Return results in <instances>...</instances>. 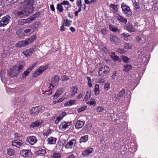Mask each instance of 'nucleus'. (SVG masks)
I'll return each instance as SVG.
<instances>
[{"mask_svg": "<svg viewBox=\"0 0 158 158\" xmlns=\"http://www.w3.org/2000/svg\"><path fill=\"white\" fill-rule=\"evenodd\" d=\"M36 4L34 1H24L20 4L21 8L23 9L29 15L34 10Z\"/></svg>", "mask_w": 158, "mask_h": 158, "instance_id": "nucleus-1", "label": "nucleus"}, {"mask_svg": "<svg viewBox=\"0 0 158 158\" xmlns=\"http://www.w3.org/2000/svg\"><path fill=\"white\" fill-rule=\"evenodd\" d=\"M23 66L22 65H20L19 66H14L8 71V74L10 77H16L19 73L23 71Z\"/></svg>", "mask_w": 158, "mask_h": 158, "instance_id": "nucleus-2", "label": "nucleus"}, {"mask_svg": "<svg viewBox=\"0 0 158 158\" xmlns=\"http://www.w3.org/2000/svg\"><path fill=\"white\" fill-rule=\"evenodd\" d=\"M36 38V35L32 36L30 38L26 39L25 40L19 41L16 44L15 46L17 48H20L28 45L33 42Z\"/></svg>", "mask_w": 158, "mask_h": 158, "instance_id": "nucleus-3", "label": "nucleus"}, {"mask_svg": "<svg viewBox=\"0 0 158 158\" xmlns=\"http://www.w3.org/2000/svg\"><path fill=\"white\" fill-rule=\"evenodd\" d=\"M110 69L106 66L100 67L98 72V74L101 77L106 76L110 72Z\"/></svg>", "mask_w": 158, "mask_h": 158, "instance_id": "nucleus-4", "label": "nucleus"}, {"mask_svg": "<svg viewBox=\"0 0 158 158\" xmlns=\"http://www.w3.org/2000/svg\"><path fill=\"white\" fill-rule=\"evenodd\" d=\"M10 19V18L8 15L4 17L0 21V27H4L6 26L9 23Z\"/></svg>", "mask_w": 158, "mask_h": 158, "instance_id": "nucleus-5", "label": "nucleus"}, {"mask_svg": "<svg viewBox=\"0 0 158 158\" xmlns=\"http://www.w3.org/2000/svg\"><path fill=\"white\" fill-rule=\"evenodd\" d=\"M59 77L58 76H56L53 78L51 81V83L50 84V86H48L50 89H52L54 88L55 86H56L59 82Z\"/></svg>", "mask_w": 158, "mask_h": 158, "instance_id": "nucleus-6", "label": "nucleus"}, {"mask_svg": "<svg viewBox=\"0 0 158 158\" xmlns=\"http://www.w3.org/2000/svg\"><path fill=\"white\" fill-rule=\"evenodd\" d=\"M72 124L71 122L63 121L59 125V129L61 131H64L69 128Z\"/></svg>", "mask_w": 158, "mask_h": 158, "instance_id": "nucleus-7", "label": "nucleus"}, {"mask_svg": "<svg viewBox=\"0 0 158 158\" xmlns=\"http://www.w3.org/2000/svg\"><path fill=\"white\" fill-rule=\"evenodd\" d=\"M37 16L35 15L30 16L26 19H22L19 22V24L23 25L24 23H28L31 22L32 21L35 20Z\"/></svg>", "mask_w": 158, "mask_h": 158, "instance_id": "nucleus-8", "label": "nucleus"}, {"mask_svg": "<svg viewBox=\"0 0 158 158\" xmlns=\"http://www.w3.org/2000/svg\"><path fill=\"white\" fill-rule=\"evenodd\" d=\"M123 13L126 15V16H129L132 14L131 10L130 9L129 7L127 6L123 5L122 4L121 6Z\"/></svg>", "mask_w": 158, "mask_h": 158, "instance_id": "nucleus-9", "label": "nucleus"}, {"mask_svg": "<svg viewBox=\"0 0 158 158\" xmlns=\"http://www.w3.org/2000/svg\"><path fill=\"white\" fill-rule=\"evenodd\" d=\"M11 144L13 146L20 148L23 146V142L22 140L17 139L12 141Z\"/></svg>", "mask_w": 158, "mask_h": 158, "instance_id": "nucleus-10", "label": "nucleus"}, {"mask_svg": "<svg viewBox=\"0 0 158 158\" xmlns=\"http://www.w3.org/2000/svg\"><path fill=\"white\" fill-rule=\"evenodd\" d=\"M16 14L18 17H23L29 15L28 13H27L26 11H25V10L21 8V6H20L19 10L16 12Z\"/></svg>", "mask_w": 158, "mask_h": 158, "instance_id": "nucleus-11", "label": "nucleus"}, {"mask_svg": "<svg viewBox=\"0 0 158 158\" xmlns=\"http://www.w3.org/2000/svg\"><path fill=\"white\" fill-rule=\"evenodd\" d=\"M76 143V141L75 139H72L67 143V144L64 146V147L67 149L72 148L74 147Z\"/></svg>", "mask_w": 158, "mask_h": 158, "instance_id": "nucleus-12", "label": "nucleus"}, {"mask_svg": "<svg viewBox=\"0 0 158 158\" xmlns=\"http://www.w3.org/2000/svg\"><path fill=\"white\" fill-rule=\"evenodd\" d=\"M41 107V106H39L32 108L30 111V113L33 115H36L39 113Z\"/></svg>", "mask_w": 158, "mask_h": 158, "instance_id": "nucleus-13", "label": "nucleus"}, {"mask_svg": "<svg viewBox=\"0 0 158 158\" xmlns=\"http://www.w3.org/2000/svg\"><path fill=\"white\" fill-rule=\"evenodd\" d=\"M110 41L116 44H118L121 42L120 40L117 36L111 35L110 36Z\"/></svg>", "mask_w": 158, "mask_h": 158, "instance_id": "nucleus-14", "label": "nucleus"}, {"mask_svg": "<svg viewBox=\"0 0 158 158\" xmlns=\"http://www.w3.org/2000/svg\"><path fill=\"white\" fill-rule=\"evenodd\" d=\"M37 140L35 136H32L27 138L26 141L31 145L34 144L37 141Z\"/></svg>", "mask_w": 158, "mask_h": 158, "instance_id": "nucleus-15", "label": "nucleus"}, {"mask_svg": "<svg viewBox=\"0 0 158 158\" xmlns=\"http://www.w3.org/2000/svg\"><path fill=\"white\" fill-rule=\"evenodd\" d=\"M69 5V2L67 1H64L60 3V4L57 5L56 7V9L58 10L60 12H61L63 11V8L61 5Z\"/></svg>", "mask_w": 158, "mask_h": 158, "instance_id": "nucleus-16", "label": "nucleus"}, {"mask_svg": "<svg viewBox=\"0 0 158 158\" xmlns=\"http://www.w3.org/2000/svg\"><path fill=\"white\" fill-rule=\"evenodd\" d=\"M43 123V122L42 120L39 119L32 123L30 125V126L32 128L36 127L42 125Z\"/></svg>", "mask_w": 158, "mask_h": 158, "instance_id": "nucleus-17", "label": "nucleus"}, {"mask_svg": "<svg viewBox=\"0 0 158 158\" xmlns=\"http://www.w3.org/2000/svg\"><path fill=\"white\" fill-rule=\"evenodd\" d=\"M63 90V89L62 88H60L58 89L55 94L52 95L53 99H55L58 98L62 93Z\"/></svg>", "mask_w": 158, "mask_h": 158, "instance_id": "nucleus-18", "label": "nucleus"}, {"mask_svg": "<svg viewBox=\"0 0 158 158\" xmlns=\"http://www.w3.org/2000/svg\"><path fill=\"white\" fill-rule=\"evenodd\" d=\"M121 37L126 41L130 40L132 39V35L128 33H123L121 34Z\"/></svg>", "mask_w": 158, "mask_h": 158, "instance_id": "nucleus-19", "label": "nucleus"}, {"mask_svg": "<svg viewBox=\"0 0 158 158\" xmlns=\"http://www.w3.org/2000/svg\"><path fill=\"white\" fill-rule=\"evenodd\" d=\"M126 27L127 30L129 32H135L136 31V29L134 28L133 25L130 23H128L126 25Z\"/></svg>", "mask_w": 158, "mask_h": 158, "instance_id": "nucleus-20", "label": "nucleus"}, {"mask_svg": "<svg viewBox=\"0 0 158 158\" xmlns=\"http://www.w3.org/2000/svg\"><path fill=\"white\" fill-rule=\"evenodd\" d=\"M94 151L93 148H88L85 150L83 151L82 152V155L85 156L91 154Z\"/></svg>", "mask_w": 158, "mask_h": 158, "instance_id": "nucleus-21", "label": "nucleus"}, {"mask_svg": "<svg viewBox=\"0 0 158 158\" xmlns=\"http://www.w3.org/2000/svg\"><path fill=\"white\" fill-rule=\"evenodd\" d=\"M30 153L28 150H22L20 152V155L23 157H27L29 156Z\"/></svg>", "mask_w": 158, "mask_h": 158, "instance_id": "nucleus-22", "label": "nucleus"}, {"mask_svg": "<svg viewBox=\"0 0 158 158\" xmlns=\"http://www.w3.org/2000/svg\"><path fill=\"white\" fill-rule=\"evenodd\" d=\"M66 115V113L65 112H62L59 116L57 117L54 122L55 124H57L62 118Z\"/></svg>", "mask_w": 158, "mask_h": 158, "instance_id": "nucleus-23", "label": "nucleus"}, {"mask_svg": "<svg viewBox=\"0 0 158 158\" xmlns=\"http://www.w3.org/2000/svg\"><path fill=\"white\" fill-rule=\"evenodd\" d=\"M34 51V48H31L23 51V53L27 57L31 55Z\"/></svg>", "mask_w": 158, "mask_h": 158, "instance_id": "nucleus-24", "label": "nucleus"}, {"mask_svg": "<svg viewBox=\"0 0 158 158\" xmlns=\"http://www.w3.org/2000/svg\"><path fill=\"white\" fill-rule=\"evenodd\" d=\"M110 55L112 59L114 62H116L117 61H119L121 60L120 58L116 55L114 52H111Z\"/></svg>", "mask_w": 158, "mask_h": 158, "instance_id": "nucleus-25", "label": "nucleus"}, {"mask_svg": "<svg viewBox=\"0 0 158 158\" xmlns=\"http://www.w3.org/2000/svg\"><path fill=\"white\" fill-rule=\"evenodd\" d=\"M85 124V122L79 120L76 123L75 125V128L77 129H79L82 128Z\"/></svg>", "mask_w": 158, "mask_h": 158, "instance_id": "nucleus-26", "label": "nucleus"}, {"mask_svg": "<svg viewBox=\"0 0 158 158\" xmlns=\"http://www.w3.org/2000/svg\"><path fill=\"white\" fill-rule=\"evenodd\" d=\"M39 22H35L32 24L30 27L31 31L33 32L35 31L39 27Z\"/></svg>", "mask_w": 158, "mask_h": 158, "instance_id": "nucleus-27", "label": "nucleus"}, {"mask_svg": "<svg viewBox=\"0 0 158 158\" xmlns=\"http://www.w3.org/2000/svg\"><path fill=\"white\" fill-rule=\"evenodd\" d=\"M56 139L52 137H51L48 138L47 140L48 144H55Z\"/></svg>", "mask_w": 158, "mask_h": 158, "instance_id": "nucleus-28", "label": "nucleus"}, {"mask_svg": "<svg viewBox=\"0 0 158 158\" xmlns=\"http://www.w3.org/2000/svg\"><path fill=\"white\" fill-rule=\"evenodd\" d=\"M116 18L117 20L120 22L125 23L127 22V20L126 19L121 15H118L116 16Z\"/></svg>", "mask_w": 158, "mask_h": 158, "instance_id": "nucleus-29", "label": "nucleus"}, {"mask_svg": "<svg viewBox=\"0 0 158 158\" xmlns=\"http://www.w3.org/2000/svg\"><path fill=\"white\" fill-rule=\"evenodd\" d=\"M77 90L78 88L76 86H73L71 89V96L73 97L77 93Z\"/></svg>", "mask_w": 158, "mask_h": 158, "instance_id": "nucleus-30", "label": "nucleus"}, {"mask_svg": "<svg viewBox=\"0 0 158 158\" xmlns=\"http://www.w3.org/2000/svg\"><path fill=\"white\" fill-rule=\"evenodd\" d=\"M119 76V73L115 71L113 72L111 76V78L114 81H117Z\"/></svg>", "mask_w": 158, "mask_h": 158, "instance_id": "nucleus-31", "label": "nucleus"}, {"mask_svg": "<svg viewBox=\"0 0 158 158\" xmlns=\"http://www.w3.org/2000/svg\"><path fill=\"white\" fill-rule=\"evenodd\" d=\"M132 67L129 64H126L123 66V70L126 72H128L131 69Z\"/></svg>", "mask_w": 158, "mask_h": 158, "instance_id": "nucleus-32", "label": "nucleus"}, {"mask_svg": "<svg viewBox=\"0 0 158 158\" xmlns=\"http://www.w3.org/2000/svg\"><path fill=\"white\" fill-rule=\"evenodd\" d=\"M109 28L110 31L114 32H117L118 33L120 32V29L112 25H109Z\"/></svg>", "mask_w": 158, "mask_h": 158, "instance_id": "nucleus-33", "label": "nucleus"}, {"mask_svg": "<svg viewBox=\"0 0 158 158\" xmlns=\"http://www.w3.org/2000/svg\"><path fill=\"white\" fill-rule=\"evenodd\" d=\"M31 70V69H30V68H28L27 70L24 71L23 73L22 74V78H25L26 77L29 75Z\"/></svg>", "mask_w": 158, "mask_h": 158, "instance_id": "nucleus-34", "label": "nucleus"}, {"mask_svg": "<svg viewBox=\"0 0 158 158\" xmlns=\"http://www.w3.org/2000/svg\"><path fill=\"white\" fill-rule=\"evenodd\" d=\"M37 154H42L45 155L46 153V151L44 148H40L39 150L36 152Z\"/></svg>", "mask_w": 158, "mask_h": 158, "instance_id": "nucleus-35", "label": "nucleus"}, {"mask_svg": "<svg viewBox=\"0 0 158 158\" xmlns=\"http://www.w3.org/2000/svg\"><path fill=\"white\" fill-rule=\"evenodd\" d=\"M88 135H87L81 137L80 139V143H85L86 142L88 139Z\"/></svg>", "mask_w": 158, "mask_h": 158, "instance_id": "nucleus-36", "label": "nucleus"}, {"mask_svg": "<svg viewBox=\"0 0 158 158\" xmlns=\"http://www.w3.org/2000/svg\"><path fill=\"white\" fill-rule=\"evenodd\" d=\"M72 21L69 19H66L64 20V22L62 24L65 26L69 27Z\"/></svg>", "mask_w": 158, "mask_h": 158, "instance_id": "nucleus-37", "label": "nucleus"}, {"mask_svg": "<svg viewBox=\"0 0 158 158\" xmlns=\"http://www.w3.org/2000/svg\"><path fill=\"white\" fill-rule=\"evenodd\" d=\"M100 92L99 86V85L97 84L95 85L94 88V93L96 95H98Z\"/></svg>", "mask_w": 158, "mask_h": 158, "instance_id": "nucleus-38", "label": "nucleus"}, {"mask_svg": "<svg viewBox=\"0 0 158 158\" xmlns=\"http://www.w3.org/2000/svg\"><path fill=\"white\" fill-rule=\"evenodd\" d=\"M91 95V91L90 90H88L85 95V97L84 98L83 101H86L90 98Z\"/></svg>", "mask_w": 158, "mask_h": 158, "instance_id": "nucleus-39", "label": "nucleus"}, {"mask_svg": "<svg viewBox=\"0 0 158 158\" xmlns=\"http://www.w3.org/2000/svg\"><path fill=\"white\" fill-rule=\"evenodd\" d=\"M48 68V66L45 65L38 69V71L39 72L40 74H41L45 70L47 69Z\"/></svg>", "mask_w": 158, "mask_h": 158, "instance_id": "nucleus-40", "label": "nucleus"}, {"mask_svg": "<svg viewBox=\"0 0 158 158\" xmlns=\"http://www.w3.org/2000/svg\"><path fill=\"white\" fill-rule=\"evenodd\" d=\"M124 48L127 49H131L132 48V45L131 44L129 43H126L124 45Z\"/></svg>", "mask_w": 158, "mask_h": 158, "instance_id": "nucleus-41", "label": "nucleus"}, {"mask_svg": "<svg viewBox=\"0 0 158 158\" xmlns=\"http://www.w3.org/2000/svg\"><path fill=\"white\" fill-rule=\"evenodd\" d=\"M133 6L134 8L136 9V11L139 12V10H139L140 6L138 2L135 1L133 3Z\"/></svg>", "mask_w": 158, "mask_h": 158, "instance_id": "nucleus-42", "label": "nucleus"}, {"mask_svg": "<svg viewBox=\"0 0 158 158\" xmlns=\"http://www.w3.org/2000/svg\"><path fill=\"white\" fill-rule=\"evenodd\" d=\"M110 8H112L114 11H117L118 9V5L113 4H110Z\"/></svg>", "mask_w": 158, "mask_h": 158, "instance_id": "nucleus-43", "label": "nucleus"}, {"mask_svg": "<svg viewBox=\"0 0 158 158\" xmlns=\"http://www.w3.org/2000/svg\"><path fill=\"white\" fill-rule=\"evenodd\" d=\"M104 107L102 106H98L95 109V110L97 112H102L104 110Z\"/></svg>", "mask_w": 158, "mask_h": 158, "instance_id": "nucleus-44", "label": "nucleus"}, {"mask_svg": "<svg viewBox=\"0 0 158 158\" xmlns=\"http://www.w3.org/2000/svg\"><path fill=\"white\" fill-rule=\"evenodd\" d=\"M86 103L87 104H89L90 105L94 106L96 104V102L94 99H92L90 100L89 102H87Z\"/></svg>", "mask_w": 158, "mask_h": 158, "instance_id": "nucleus-45", "label": "nucleus"}, {"mask_svg": "<svg viewBox=\"0 0 158 158\" xmlns=\"http://www.w3.org/2000/svg\"><path fill=\"white\" fill-rule=\"evenodd\" d=\"M87 108L86 106H83L78 108L77 110L78 112L80 113L85 110Z\"/></svg>", "mask_w": 158, "mask_h": 158, "instance_id": "nucleus-46", "label": "nucleus"}, {"mask_svg": "<svg viewBox=\"0 0 158 158\" xmlns=\"http://www.w3.org/2000/svg\"><path fill=\"white\" fill-rule=\"evenodd\" d=\"M117 52L119 53L123 54L126 52V51L123 49L119 48L117 50Z\"/></svg>", "mask_w": 158, "mask_h": 158, "instance_id": "nucleus-47", "label": "nucleus"}, {"mask_svg": "<svg viewBox=\"0 0 158 158\" xmlns=\"http://www.w3.org/2000/svg\"><path fill=\"white\" fill-rule=\"evenodd\" d=\"M7 154L10 156H11L14 155V151L13 150L11 149H10L8 150L7 151Z\"/></svg>", "mask_w": 158, "mask_h": 158, "instance_id": "nucleus-48", "label": "nucleus"}, {"mask_svg": "<svg viewBox=\"0 0 158 158\" xmlns=\"http://www.w3.org/2000/svg\"><path fill=\"white\" fill-rule=\"evenodd\" d=\"M122 59H123V61L125 63H127L129 62V59L127 57L125 56H123Z\"/></svg>", "mask_w": 158, "mask_h": 158, "instance_id": "nucleus-49", "label": "nucleus"}, {"mask_svg": "<svg viewBox=\"0 0 158 158\" xmlns=\"http://www.w3.org/2000/svg\"><path fill=\"white\" fill-rule=\"evenodd\" d=\"M61 156V155L60 153L55 152L53 153V157L54 158H60Z\"/></svg>", "mask_w": 158, "mask_h": 158, "instance_id": "nucleus-50", "label": "nucleus"}, {"mask_svg": "<svg viewBox=\"0 0 158 158\" xmlns=\"http://www.w3.org/2000/svg\"><path fill=\"white\" fill-rule=\"evenodd\" d=\"M61 78V80L63 81H67L69 79L68 77L65 75L63 76Z\"/></svg>", "mask_w": 158, "mask_h": 158, "instance_id": "nucleus-51", "label": "nucleus"}, {"mask_svg": "<svg viewBox=\"0 0 158 158\" xmlns=\"http://www.w3.org/2000/svg\"><path fill=\"white\" fill-rule=\"evenodd\" d=\"M110 87V83L108 82L106 83L105 84V85H104L105 89H106V90H107L109 89Z\"/></svg>", "mask_w": 158, "mask_h": 158, "instance_id": "nucleus-52", "label": "nucleus"}, {"mask_svg": "<svg viewBox=\"0 0 158 158\" xmlns=\"http://www.w3.org/2000/svg\"><path fill=\"white\" fill-rule=\"evenodd\" d=\"M75 102H76V100H70L69 102H68L67 103V104L68 105L71 106L72 105L74 104Z\"/></svg>", "mask_w": 158, "mask_h": 158, "instance_id": "nucleus-53", "label": "nucleus"}, {"mask_svg": "<svg viewBox=\"0 0 158 158\" xmlns=\"http://www.w3.org/2000/svg\"><path fill=\"white\" fill-rule=\"evenodd\" d=\"M1 79L2 81L3 82H5V81H4V79L3 77H4V73L2 71H1L0 73Z\"/></svg>", "mask_w": 158, "mask_h": 158, "instance_id": "nucleus-54", "label": "nucleus"}, {"mask_svg": "<svg viewBox=\"0 0 158 158\" xmlns=\"http://www.w3.org/2000/svg\"><path fill=\"white\" fill-rule=\"evenodd\" d=\"M40 73L37 70L33 74V76L34 77H36L38 76H39L40 74Z\"/></svg>", "mask_w": 158, "mask_h": 158, "instance_id": "nucleus-55", "label": "nucleus"}, {"mask_svg": "<svg viewBox=\"0 0 158 158\" xmlns=\"http://www.w3.org/2000/svg\"><path fill=\"white\" fill-rule=\"evenodd\" d=\"M67 98V96L65 97H62L61 98H60L58 100L59 102V103L62 102L65 99Z\"/></svg>", "mask_w": 158, "mask_h": 158, "instance_id": "nucleus-56", "label": "nucleus"}, {"mask_svg": "<svg viewBox=\"0 0 158 158\" xmlns=\"http://www.w3.org/2000/svg\"><path fill=\"white\" fill-rule=\"evenodd\" d=\"M119 93V96H121V97L123 96V95L125 94V91H124V89H123L121 90L120 91Z\"/></svg>", "mask_w": 158, "mask_h": 158, "instance_id": "nucleus-57", "label": "nucleus"}, {"mask_svg": "<svg viewBox=\"0 0 158 158\" xmlns=\"http://www.w3.org/2000/svg\"><path fill=\"white\" fill-rule=\"evenodd\" d=\"M81 10V9L80 8H78V10L75 11L74 13L75 15L76 16H78V14Z\"/></svg>", "mask_w": 158, "mask_h": 158, "instance_id": "nucleus-58", "label": "nucleus"}, {"mask_svg": "<svg viewBox=\"0 0 158 158\" xmlns=\"http://www.w3.org/2000/svg\"><path fill=\"white\" fill-rule=\"evenodd\" d=\"M77 5L78 7L79 8H81V1H77Z\"/></svg>", "mask_w": 158, "mask_h": 158, "instance_id": "nucleus-59", "label": "nucleus"}, {"mask_svg": "<svg viewBox=\"0 0 158 158\" xmlns=\"http://www.w3.org/2000/svg\"><path fill=\"white\" fill-rule=\"evenodd\" d=\"M38 62H35V63L32 64V65L29 67V68H30L31 69V70L37 64Z\"/></svg>", "mask_w": 158, "mask_h": 158, "instance_id": "nucleus-60", "label": "nucleus"}, {"mask_svg": "<svg viewBox=\"0 0 158 158\" xmlns=\"http://www.w3.org/2000/svg\"><path fill=\"white\" fill-rule=\"evenodd\" d=\"M52 93V92L51 90H49V91H45L43 93L44 94H50Z\"/></svg>", "mask_w": 158, "mask_h": 158, "instance_id": "nucleus-61", "label": "nucleus"}, {"mask_svg": "<svg viewBox=\"0 0 158 158\" xmlns=\"http://www.w3.org/2000/svg\"><path fill=\"white\" fill-rule=\"evenodd\" d=\"M120 97H121V96H119V93L118 92L116 94L114 98H115V99H119V98Z\"/></svg>", "mask_w": 158, "mask_h": 158, "instance_id": "nucleus-62", "label": "nucleus"}, {"mask_svg": "<svg viewBox=\"0 0 158 158\" xmlns=\"http://www.w3.org/2000/svg\"><path fill=\"white\" fill-rule=\"evenodd\" d=\"M21 136V135H20V134L16 133L15 134V138H17Z\"/></svg>", "mask_w": 158, "mask_h": 158, "instance_id": "nucleus-63", "label": "nucleus"}, {"mask_svg": "<svg viewBox=\"0 0 158 158\" xmlns=\"http://www.w3.org/2000/svg\"><path fill=\"white\" fill-rule=\"evenodd\" d=\"M136 40L138 42L141 40V38L139 36H137L136 37Z\"/></svg>", "mask_w": 158, "mask_h": 158, "instance_id": "nucleus-64", "label": "nucleus"}]
</instances>
